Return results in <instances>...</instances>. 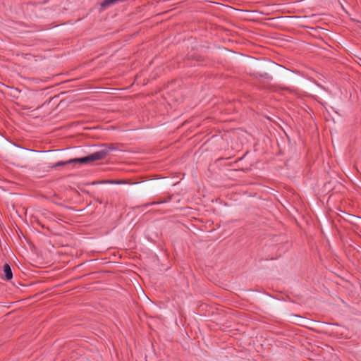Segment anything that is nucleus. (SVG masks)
<instances>
[{"label":"nucleus","mask_w":361,"mask_h":361,"mask_svg":"<svg viewBox=\"0 0 361 361\" xmlns=\"http://www.w3.org/2000/svg\"><path fill=\"white\" fill-rule=\"evenodd\" d=\"M115 149H116V148L114 147L104 146L99 151L95 152L88 156L85 157L71 159L66 161H59V162L54 164L53 165V167L56 168L58 166H65L66 164H73V163L85 164L89 161L101 160V159H104L111 151H113Z\"/></svg>","instance_id":"obj_1"},{"label":"nucleus","mask_w":361,"mask_h":361,"mask_svg":"<svg viewBox=\"0 0 361 361\" xmlns=\"http://www.w3.org/2000/svg\"><path fill=\"white\" fill-rule=\"evenodd\" d=\"M3 270L6 280H10L13 278V273L11 268L8 264H5L3 267Z\"/></svg>","instance_id":"obj_2"},{"label":"nucleus","mask_w":361,"mask_h":361,"mask_svg":"<svg viewBox=\"0 0 361 361\" xmlns=\"http://www.w3.org/2000/svg\"><path fill=\"white\" fill-rule=\"evenodd\" d=\"M360 66H361V63H360Z\"/></svg>","instance_id":"obj_3"}]
</instances>
